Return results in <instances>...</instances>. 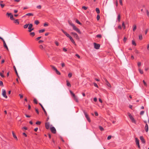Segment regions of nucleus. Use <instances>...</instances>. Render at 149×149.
Returning a JSON list of instances; mask_svg holds the SVG:
<instances>
[{"label": "nucleus", "instance_id": "1", "mask_svg": "<svg viewBox=\"0 0 149 149\" xmlns=\"http://www.w3.org/2000/svg\"><path fill=\"white\" fill-rule=\"evenodd\" d=\"M69 24L72 26L73 28V29L74 30L76 31L79 34H81V32L80 31L79 29L77 28L75 26V25L73 24V23H69Z\"/></svg>", "mask_w": 149, "mask_h": 149}, {"label": "nucleus", "instance_id": "2", "mask_svg": "<svg viewBox=\"0 0 149 149\" xmlns=\"http://www.w3.org/2000/svg\"><path fill=\"white\" fill-rule=\"evenodd\" d=\"M70 93L72 96V97L73 98L74 100L77 102H79L78 97L76 96L75 94L71 90H70Z\"/></svg>", "mask_w": 149, "mask_h": 149}, {"label": "nucleus", "instance_id": "3", "mask_svg": "<svg viewBox=\"0 0 149 149\" xmlns=\"http://www.w3.org/2000/svg\"><path fill=\"white\" fill-rule=\"evenodd\" d=\"M127 114L129 116L130 119L131 120L132 122L133 123H136V120L134 119L132 116L131 115V114L130 113H127Z\"/></svg>", "mask_w": 149, "mask_h": 149}, {"label": "nucleus", "instance_id": "4", "mask_svg": "<svg viewBox=\"0 0 149 149\" xmlns=\"http://www.w3.org/2000/svg\"><path fill=\"white\" fill-rule=\"evenodd\" d=\"M84 113L88 121L89 122H91V120L88 114L85 112V111H84Z\"/></svg>", "mask_w": 149, "mask_h": 149}, {"label": "nucleus", "instance_id": "5", "mask_svg": "<svg viewBox=\"0 0 149 149\" xmlns=\"http://www.w3.org/2000/svg\"><path fill=\"white\" fill-rule=\"evenodd\" d=\"M71 34L77 40L79 39V37L77 33H75L72 32L71 33Z\"/></svg>", "mask_w": 149, "mask_h": 149}, {"label": "nucleus", "instance_id": "6", "mask_svg": "<svg viewBox=\"0 0 149 149\" xmlns=\"http://www.w3.org/2000/svg\"><path fill=\"white\" fill-rule=\"evenodd\" d=\"M94 48L97 49H99L100 47V45L96 43H94Z\"/></svg>", "mask_w": 149, "mask_h": 149}, {"label": "nucleus", "instance_id": "7", "mask_svg": "<svg viewBox=\"0 0 149 149\" xmlns=\"http://www.w3.org/2000/svg\"><path fill=\"white\" fill-rule=\"evenodd\" d=\"M50 130L51 132L53 134H55L56 132V130L55 128V127H52L50 128Z\"/></svg>", "mask_w": 149, "mask_h": 149}, {"label": "nucleus", "instance_id": "8", "mask_svg": "<svg viewBox=\"0 0 149 149\" xmlns=\"http://www.w3.org/2000/svg\"><path fill=\"white\" fill-rule=\"evenodd\" d=\"M2 95L4 97L6 98H7V96L6 95V91L4 89L2 90Z\"/></svg>", "mask_w": 149, "mask_h": 149}, {"label": "nucleus", "instance_id": "9", "mask_svg": "<svg viewBox=\"0 0 149 149\" xmlns=\"http://www.w3.org/2000/svg\"><path fill=\"white\" fill-rule=\"evenodd\" d=\"M135 140H136V144L137 145L138 148H140V147L139 145V139H137V138H135Z\"/></svg>", "mask_w": 149, "mask_h": 149}, {"label": "nucleus", "instance_id": "10", "mask_svg": "<svg viewBox=\"0 0 149 149\" xmlns=\"http://www.w3.org/2000/svg\"><path fill=\"white\" fill-rule=\"evenodd\" d=\"M104 80L106 82V85L109 87L111 88V86L109 82L107 80L106 78H104Z\"/></svg>", "mask_w": 149, "mask_h": 149}, {"label": "nucleus", "instance_id": "11", "mask_svg": "<svg viewBox=\"0 0 149 149\" xmlns=\"http://www.w3.org/2000/svg\"><path fill=\"white\" fill-rule=\"evenodd\" d=\"M39 104L41 106V107L42 109L43 110V111H44V112L45 113V115L46 116H47V112H46L45 110V109L43 107V106H42V105L40 103H39Z\"/></svg>", "mask_w": 149, "mask_h": 149}, {"label": "nucleus", "instance_id": "12", "mask_svg": "<svg viewBox=\"0 0 149 149\" xmlns=\"http://www.w3.org/2000/svg\"><path fill=\"white\" fill-rule=\"evenodd\" d=\"M140 139L141 140V142L145 144L146 143V141L143 136H141L140 137Z\"/></svg>", "mask_w": 149, "mask_h": 149}, {"label": "nucleus", "instance_id": "13", "mask_svg": "<svg viewBox=\"0 0 149 149\" xmlns=\"http://www.w3.org/2000/svg\"><path fill=\"white\" fill-rule=\"evenodd\" d=\"M45 127L47 129H48L49 127V123L47 122L45 124Z\"/></svg>", "mask_w": 149, "mask_h": 149}, {"label": "nucleus", "instance_id": "14", "mask_svg": "<svg viewBox=\"0 0 149 149\" xmlns=\"http://www.w3.org/2000/svg\"><path fill=\"white\" fill-rule=\"evenodd\" d=\"M3 44L4 47V48H5L8 51V48L6 44V43L5 41H3Z\"/></svg>", "mask_w": 149, "mask_h": 149}, {"label": "nucleus", "instance_id": "15", "mask_svg": "<svg viewBox=\"0 0 149 149\" xmlns=\"http://www.w3.org/2000/svg\"><path fill=\"white\" fill-rule=\"evenodd\" d=\"M148 125L147 123H146L145 127V130L146 132H147L148 131Z\"/></svg>", "mask_w": 149, "mask_h": 149}, {"label": "nucleus", "instance_id": "16", "mask_svg": "<svg viewBox=\"0 0 149 149\" xmlns=\"http://www.w3.org/2000/svg\"><path fill=\"white\" fill-rule=\"evenodd\" d=\"M13 68H14V70H15V73L17 75V77L18 78H19V76L18 75V74L17 73V70H16V68H15V66L14 65L13 66Z\"/></svg>", "mask_w": 149, "mask_h": 149}, {"label": "nucleus", "instance_id": "17", "mask_svg": "<svg viewBox=\"0 0 149 149\" xmlns=\"http://www.w3.org/2000/svg\"><path fill=\"white\" fill-rule=\"evenodd\" d=\"M70 39L71 41L74 44V45H76V44L75 43V42L74 41L73 39L72 38V37H70V38H69Z\"/></svg>", "mask_w": 149, "mask_h": 149}, {"label": "nucleus", "instance_id": "18", "mask_svg": "<svg viewBox=\"0 0 149 149\" xmlns=\"http://www.w3.org/2000/svg\"><path fill=\"white\" fill-rule=\"evenodd\" d=\"M12 134L13 135V137L17 140L18 139L15 135V134L14 133V132H12Z\"/></svg>", "mask_w": 149, "mask_h": 149}, {"label": "nucleus", "instance_id": "19", "mask_svg": "<svg viewBox=\"0 0 149 149\" xmlns=\"http://www.w3.org/2000/svg\"><path fill=\"white\" fill-rule=\"evenodd\" d=\"M66 82H67V85L69 87H71V85L70 84L68 80H67Z\"/></svg>", "mask_w": 149, "mask_h": 149}, {"label": "nucleus", "instance_id": "20", "mask_svg": "<svg viewBox=\"0 0 149 149\" xmlns=\"http://www.w3.org/2000/svg\"><path fill=\"white\" fill-rule=\"evenodd\" d=\"M118 22H120V14H119L118 16Z\"/></svg>", "mask_w": 149, "mask_h": 149}, {"label": "nucleus", "instance_id": "21", "mask_svg": "<svg viewBox=\"0 0 149 149\" xmlns=\"http://www.w3.org/2000/svg\"><path fill=\"white\" fill-rule=\"evenodd\" d=\"M26 15L28 16H33V14L32 13H28L26 14Z\"/></svg>", "mask_w": 149, "mask_h": 149}, {"label": "nucleus", "instance_id": "22", "mask_svg": "<svg viewBox=\"0 0 149 149\" xmlns=\"http://www.w3.org/2000/svg\"><path fill=\"white\" fill-rule=\"evenodd\" d=\"M96 11L97 14L100 13V11L99 8H96L95 9Z\"/></svg>", "mask_w": 149, "mask_h": 149}, {"label": "nucleus", "instance_id": "23", "mask_svg": "<svg viewBox=\"0 0 149 149\" xmlns=\"http://www.w3.org/2000/svg\"><path fill=\"white\" fill-rule=\"evenodd\" d=\"M14 22L17 24H18L19 23V20L18 19H16Z\"/></svg>", "mask_w": 149, "mask_h": 149}, {"label": "nucleus", "instance_id": "24", "mask_svg": "<svg viewBox=\"0 0 149 149\" xmlns=\"http://www.w3.org/2000/svg\"><path fill=\"white\" fill-rule=\"evenodd\" d=\"M133 31H134L136 30V25H133Z\"/></svg>", "mask_w": 149, "mask_h": 149}, {"label": "nucleus", "instance_id": "25", "mask_svg": "<svg viewBox=\"0 0 149 149\" xmlns=\"http://www.w3.org/2000/svg\"><path fill=\"white\" fill-rule=\"evenodd\" d=\"M55 71H56V73L57 74H58L59 75H60L61 74V73L57 70V69L56 70H55Z\"/></svg>", "mask_w": 149, "mask_h": 149}, {"label": "nucleus", "instance_id": "26", "mask_svg": "<svg viewBox=\"0 0 149 149\" xmlns=\"http://www.w3.org/2000/svg\"><path fill=\"white\" fill-rule=\"evenodd\" d=\"M45 30L44 29H42L41 30H39V32L40 33H42L45 32Z\"/></svg>", "mask_w": 149, "mask_h": 149}, {"label": "nucleus", "instance_id": "27", "mask_svg": "<svg viewBox=\"0 0 149 149\" xmlns=\"http://www.w3.org/2000/svg\"><path fill=\"white\" fill-rule=\"evenodd\" d=\"M30 35L32 37H33L35 35V33L34 32H31L30 33Z\"/></svg>", "mask_w": 149, "mask_h": 149}, {"label": "nucleus", "instance_id": "28", "mask_svg": "<svg viewBox=\"0 0 149 149\" xmlns=\"http://www.w3.org/2000/svg\"><path fill=\"white\" fill-rule=\"evenodd\" d=\"M10 19L12 20H14L15 19L13 17V15L11 14L10 16Z\"/></svg>", "mask_w": 149, "mask_h": 149}, {"label": "nucleus", "instance_id": "29", "mask_svg": "<svg viewBox=\"0 0 149 149\" xmlns=\"http://www.w3.org/2000/svg\"><path fill=\"white\" fill-rule=\"evenodd\" d=\"M50 66H51V67H52V68L55 71L57 69L55 68V67L53 65H50Z\"/></svg>", "mask_w": 149, "mask_h": 149}, {"label": "nucleus", "instance_id": "30", "mask_svg": "<svg viewBox=\"0 0 149 149\" xmlns=\"http://www.w3.org/2000/svg\"><path fill=\"white\" fill-rule=\"evenodd\" d=\"M76 23H77V24H80V25H81V23L77 19H76Z\"/></svg>", "mask_w": 149, "mask_h": 149}, {"label": "nucleus", "instance_id": "31", "mask_svg": "<svg viewBox=\"0 0 149 149\" xmlns=\"http://www.w3.org/2000/svg\"><path fill=\"white\" fill-rule=\"evenodd\" d=\"M29 26L28 28V29L32 28V27L33 26V25L32 24H29Z\"/></svg>", "mask_w": 149, "mask_h": 149}, {"label": "nucleus", "instance_id": "32", "mask_svg": "<svg viewBox=\"0 0 149 149\" xmlns=\"http://www.w3.org/2000/svg\"><path fill=\"white\" fill-rule=\"evenodd\" d=\"M35 24L36 25H38L39 23V22L38 20H36L35 21Z\"/></svg>", "mask_w": 149, "mask_h": 149}, {"label": "nucleus", "instance_id": "33", "mask_svg": "<svg viewBox=\"0 0 149 149\" xmlns=\"http://www.w3.org/2000/svg\"><path fill=\"white\" fill-rule=\"evenodd\" d=\"M132 44L133 45H134V46H136V44L135 43V41L134 40H132Z\"/></svg>", "mask_w": 149, "mask_h": 149}, {"label": "nucleus", "instance_id": "34", "mask_svg": "<svg viewBox=\"0 0 149 149\" xmlns=\"http://www.w3.org/2000/svg\"><path fill=\"white\" fill-rule=\"evenodd\" d=\"M139 39L140 40H141L143 39L142 36L141 35H139Z\"/></svg>", "mask_w": 149, "mask_h": 149}, {"label": "nucleus", "instance_id": "35", "mask_svg": "<svg viewBox=\"0 0 149 149\" xmlns=\"http://www.w3.org/2000/svg\"><path fill=\"white\" fill-rule=\"evenodd\" d=\"M139 72L141 74H142L143 73V71L142 70H141V69H139Z\"/></svg>", "mask_w": 149, "mask_h": 149}, {"label": "nucleus", "instance_id": "36", "mask_svg": "<svg viewBox=\"0 0 149 149\" xmlns=\"http://www.w3.org/2000/svg\"><path fill=\"white\" fill-rule=\"evenodd\" d=\"M99 128L100 130L101 131H103L104 130L103 128L101 126H99Z\"/></svg>", "mask_w": 149, "mask_h": 149}, {"label": "nucleus", "instance_id": "37", "mask_svg": "<svg viewBox=\"0 0 149 149\" xmlns=\"http://www.w3.org/2000/svg\"><path fill=\"white\" fill-rule=\"evenodd\" d=\"M134 52L135 53V54H139V51H138V50H137L136 49L134 50Z\"/></svg>", "mask_w": 149, "mask_h": 149}, {"label": "nucleus", "instance_id": "38", "mask_svg": "<svg viewBox=\"0 0 149 149\" xmlns=\"http://www.w3.org/2000/svg\"><path fill=\"white\" fill-rule=\"evenodd\" d=\"M29 24H26L24 26V29H26L28 27V26H29Z\"/></svg>", "mask_w": 149, "mask_h": 149}, {"label": "nucleus", "instance_id": "39", "mask_svg": "<svg viewBox=\"0 0 149 149\" xmlns=\"http://www.w3.org/2000/svg\"><path fill=\"white\" fill-rule=\"evenodd\" d=\"M41 122L39 121H38L36 122V124L37 125H40L41 124Z\"/></svg>", "mask_w": 149, "mask_h": 149}, {"label": "nucleus", "instance_id": "40", "mask_svg": "<svg viewBox=\"0 0 149 149\" xmlns=\"http://www.w3.org/2000/svg\"><path fill=\"white\" fill-rule=\"evenodd\" d=\"M143 83L144 85L145 86L147 87V84L146 83V82L144 80H143Z\"/></svg>", "mask_w": 149, "mask_h": 149}, {"label": "nucleus", "instance_id": "41", "mask_svg": "<svg viewBox=\"0 0 149 149\" xmlns=\"http://www.w3.org/2000/svg\"><path fill=\"white\" fill-rule=\"evenodd\" d=\"M33 102L34 103L36 104H37L38 103V101L36 99H34L33 100Z\"/></svg>", "mask_w": 149, "mask_h": 149}, {"label": "nucleus", "instance_id": "42", "mask_svg": "<svg viewBox=\"0 0 149 149\" xmlns=\"http://www.w3.org/2000/svg\"><path fill=\"white\" fill-rule=\"evenodd\" d=\"M68 77L69 78H71L72 76V74L71 73H69L68 75Z\"/></svg>", "mask_w": 149, "mask_h": 149}, {"label": "nucleus", "instance_id": "43", "mask_svg": "<svg viewBox=\"0 0 149 149\" xmlns=\"http://www.w3.org/2000/svg\"><path fill=\"white\" fill-rule=\"evenodd\" d=\"M122 26L124 29H125V25L124 22H123L122 23Z\"/></svg>", "mask_w": 149, "mask_h": 149}, {"label": "nucleus", "instance_id": "44", "mask_svg": "<svg viewBox=\"0 0 149 149\" xmlns=\"http://www.w3.org/2000/svg\"><path fill=\"white\" fill-rule=\"evenodd\" d=\"M61 31L65 35H67V34H68L66 32L64 31L62 29Z\"/></svg>", "mask_w": 149, "mask_h": 149}, {"label": "nucleus", "instance_id": "45", "mask_svg": "<svg viewBox=\"0 0 149 149\" xmlns=\"http://www.w3.org/2000/svg\"><path fill=\"white\" fill-rule=\"evenodd\" d=\"M127 40V38L126 37H124V38L123 39V41L124 43L125 42H126V41Z\"/></svg>", "mask_w": 149, "mask_h": 149}, {"label": "nucleus", "instance_id": "46", "mask_svg": "<svg viewBox=\"0 0 149 149\" xmlns=\"http://www.w3.org/2000/svg\"><path fill=\"white\" fill-rule=\"evenodd\" d=\"M0 6H1V8H3L4 7V6H5V4H4L0 3Z\"/></svg>", "mask_w": 149, "mask_h": 149}, {"label": "nucleus", "instance_id": "47", "mask_svg": "<svg viewBox=\"0 0 149 149\" xmlns=\"http://www.w3.org/2000/svg\"><path fill=\"white\" fill-rule=\"evenodd\" d=\"M100 18V16L99 15H97V20H99Z\"/></svg>", "mask_w": 149, "mask_h": 149}, {"label": "nucleus", "instance_id": "48", "mask_svg": "<svg viewBox=\"0 0 149 149\" xmlns=\"http://www.w3.org/2000/svg\"><path fill=\"white\" fill-rule=\"evenodd\" d=\"M0 86H3V82L2 81H0Z\"/></svg>", "mask_w": 149, "mask_h": 149}, {"label": "nucleus", "instance_id": "49", "mask_svg": "<svg viewBox=\"0 0 149 149\" xmlns=\"http://www.w3.org/2000/svg\"><path fill=\"white\" fill-rule=\"evenodd\" d=\"M93 85L94 86H95V87H97V88H98V86L96 83H94Z\"/></svg>", "mask_w": 149, "mask_h": 149}, {"label": "nucleus", "instance_id": "50", "mask_svg": "<svg viewBox=\"0 0 149 149\" xmlns=\"http://www.w3.org/2000/svg\"><path fill=\"white\" fill-rule=\"evenodd\" d=\"M0 75L2 78H3L5 77L4 76L3 74L1 72H0Z\"/></svg>", "mask_w": 149, "mask_h": 149}, {"label": "nucleus", "instance_id": "51", "mask_svg": "<svg viewBox=\"0 0 149 149\" xmlns=\"http://www.w3.org/2000/svg\"><path fill=\"white\" fill-rule=\"evenodd\" d=\"M141 62H138V67H140L141 66Z\"/></svg>", "mask_w": 149, "mask_h": 149}, {"label": "nucleus", "instance_id": "52", "mask_svg": "<svg viewBox=\"0 0 149 149\" xmlns=\"http://www.w3.org/2000/svg\"><path fill=\"white\" fill-rule=\"evenodd\" d=\"M82 8L84 9L85 10H86L87 9V7L84 6H83L82 7Z\"/></svg>", "mask_w": 149, "mask_h": 149}, {"label": "nucleus", "instance_id": "53", "mask_svg": "<svg viewBox=\"0 0 149 149\" xmlns=\"http://www.w3.org/2000/svg\"><path fill=\"white\" fill-rule=\"evenodd\" d=\"M96 37L97 38H100L102 37V36L100 34H98L96 36Z\"/></svg>", "mask_w": 149, "mask_h": 149}, {"label": "nucleus", "instance_id": "54", "mask_svg": "<svg viewBox=\"0 0 149 149\" xmlns=\"http://www.w3.org/2000/svg\"><path fill=\"white\" fill-rule=\"evenodd\" d=\"M29 29L28 30V31L29 32H31L32 30H33L34 29L33 28H31Z\"/></svg>", "mask_w": 149, "mask_h": 149}, {"label": "nucleus", "instance_id": "55", "mask_svg": "<svg viewBox=\"0 0 149 149\" xmlns=\"http://www.w3.org/2000/svg\"><path fill=\"white\" fill-rule=\"evenodd\" d=\"M39 48L41 49H43V46L42 45H39Z\"/></svg>", "mask_w": 149, "mask_h": 149}, {"label": "nucleus", "instance_id": "56", "mask_svg": "<svg viewBox=\"0 0 149 149\" xmlns=\"http://www.w3.org/2000/svg\"><path fill=\"white\" fill-rule=\"evenodd\" d=\"M41 38V36L39 37H38L37 38H36V40H38Z\"/></svg>", "mask_w": 149, "mask_h": 149}, {"label": "nucleus", "instance_id": "57", "mask_svg": "<svg viewBox=\"0 0 149 149\" xmlns=\"http://www.w3.org/2000/svg\"><path fill=\"white\" fill-rule=\"evenodd\" d=\"M55 43L57 46H58L59 45V43L57 41H55Z\"/></svg>", "mask_w": 149, "mask_h": 149}, {"label": "nucleus", "instance_id": "58", "mask_svg": "<svg viewBox=\"0 0 149 149\" xmlns=\"http://www.w3.org/2000/svg\"><path fill=\"white\" fill-rule=\"evenodd\" d=\"M37 8L39 9H40L41 8V6L40 5L38 6H37Z\"/></svg>", "mask_w": 149, "mask_h": 149}, {"label": "nucleus", "instance_id": "59", "mask_svg": "<svg viewBox=\"0 0 149 149\" xmlns=\"http://www.w3.org/2000/svg\"><path fill=\"white\" fill-rule=\"evenodd\" d=\"M144 113V111H142L140 112V114L141 115H143Z\"/></svg>", "mask_w": 149, "mask_h": 149}, {"label": "nucleus", "instance_id": "60", "mask_svg": "<svg viewBox=\"0 0 149 149\" xmlns=\"http://www.w3.org/2000/svg\"><path fill=\"white\" fill-rule=\"evenodd\" d=\"M35 110H36V113H37V114H39V113L38 109H36Z\"/></svg>", "mask_w": 149, "mask_h": 149}, {"label": "nucleus", "instance_id": "61", "mask_svg": "<svg viewBox=\"0 0 149 149\" xmlns=\"http://www.w3.org/2000/svg\"><path fill=\"white\" fill-rule=\"evenodd\" d=\"M11 13H7L6 14V15H8V17H10V16L11 15Z\"/></svg>", "mask_w": 149, "mask_h": 149}, {"label": "nucleus", "instance_id": "62", "mask_svg": "<svg viewBox=\"0 0 149 149\" xmlns=\"http://www.w3.org/2000/svg\"><path fill=\"white\" fill-rule=\"evenodd\" d=\"M146 12L147 15L148 16H149V12L148 10H146Z\"/></svg>", "mask_w": 149, "mask_h": 149}, {"label": "nucleus", "instance_id": "63", "mask_svg": "<svg viewBox=\"0 0 149 149\" xmlns=\"http://www.w3.org/2000/svg\"><path fill=\"white\" fill-rule=\"evenodd\" d=\"M65 66V63H61V66L62 67H64Z\"/></svg>", "mask_w": 149, "mask_h": 149}, {"label": "nucleus", "instance_id": "64", "mask_svg": "<svg viewBox=\"0 0 149 149\" xmlns=\"http://www.w3.org/2000/svg\"><path fill=\"white\" fill-rule=\"evenodd\" d=\"M111 136L110 135V136H108V137H107V139L108 140L110 139L111 138Z\"/></svg>", "mask_w": 149, "mask_h": 149}]
</instances>
